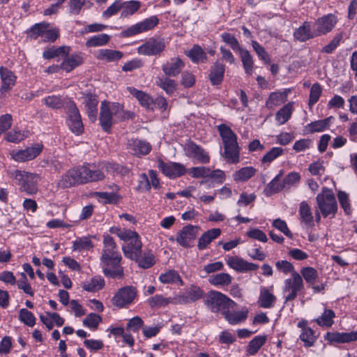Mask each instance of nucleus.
<instances>
[{
  "instance_id": "obj_1",
  "label": "nucleus",
  "mask_w": 357,
  "mask_h": 357,
  "mask_svg": "<svg viewBox=\"0 0 357 357\" xmlns=\"http://www.w3.org/2000/svg\"><path fill=\"white\" fill-rule=\"evenodd\" d=\"M121 166L116 163L101 162L96 164H85L77 168L70 169L57 182L61 188H69L76 184L102 181L105 178L103 171L110 174L120 173Z\"/></svg>"
},
{
  "instance_id": "obj_2",
  "label": "nucleus",
  "mask_w": 357,
  "mask_h": 357,
  "mask_svg": "<svg viewBox=\"0 0 357 357\" xmlns=\"http://www.w3.org/2000/svg\"><path fill=\"white\" fill-rule=\"evenodd\" d=\"M121 256L117 250L114 238L108 234L103 236V249L100 257V266L105 276L121 278L123 268L120 265Z\"/></svg>"
},
{
  "instance_id": "obj_3",
  "label": "nucleus",
  "mask_w": 357,
  "mask_h": 357,
  "mask_svg": "<svg viewBox=\"0 0 357 357\" xmlns=\"http://www.w3.org/2000/svg\"><path fill=\"white\" fill-rule=\"evenodd\" d=\"M132 112L125 111L123 106L116 102L104 100L100 105V123L102 128L109 132L112 126L119 121L128 119H132Z\"/></svg>"
},
{
  "instance_id": "obj_4",
  "label": "nucleus",
  "mask_w": 357,
  "mask_h": 357,
  "mask_svg": "<svg viewBox=\"0 0 357 357\" xmlns=\"http://www.w3.org/2000/svg\"><path fill=\"white\" fill-rule=\"evenodd\" d=\"M109 231L124 242L122 250L126 257L136 259L139 255H141L142 243L139 235L135 231L112 227L109 229Z\"/></svg>"
},
{
  "instance_id": "obj_5",
  "label": "nucleus",
  "mask_w": 357,
  "mask_h": 357,
  "mask_svg": "<svg viewBox=\"0 0 357 357\" xmlns=\"http://www.w3.org/2000/svg\"><path fill=\"white\" fill-rule=\"evenodd\" d=\"M8 174L20 185V191L28 195H34L38 192L39 176L37 174L20 169L10 170Z\"/></svg>"
},
{
  "instance_id": "obj_6",
  "label": "nucleus",
  "mask_w": 357,
  "mask_h": 357,
  "mask_svg": "<svg viewBox=\"0 0 357 357\" xmlns=\"http://www.w3.org/2000/svg\"><path fill=\"white\" fill-rule=\"evenodd\" d=\"M205 303L213 312H221L222 315L227 309H233L236 305L233 300L217 291H209Z\"/></svg>"
},
{
  "instance_id": "obj_7",
  "label": "nucleus",
  "mask_w": 357,
  "mask_h": 357,
  "mask_svg": "<svg viewBox=\"0 0 357 357\" xmlns=\"http://www.w3.org/2000/svg\"><path fill=\"white\" fill-rule=\"evenodd\" d=\"M317 202L319 210L324 218L335 216L337 205L335 197L331 190L324 188L321 193L317 195Z\"/></svg>"
},
{
  "instance_id": "obj_8",
  "label": "nucleus",
  "mask_w": 357,
  "mask_h": 357,
  "mask_svg": "<svg viewBox=\"0 0 357 357\" xmlns=\"http://www.w3.org/2000/svg\"><path fill=\"white\" fill-rule=\"evenodd\" d=\"M303 289V280L298 273H294L293 277L286 278L282 287V298L284 302L294 301Z\"/></svg>"
},
{
  "instance_id": "obj_9",
  "label": "nucleus",
  "mask_w": 357,
  "mask_h": 357,
  "mask_svg": "<svg viewBox=\"0 0 357 357\" xmlns=\"http://www.w3.org/2000/svg\"><path fill=\"white\" fill-rule=\"evenodd\" d=\"M159 23V19L156 15H152L143 20L122 31V37H131L135 35L152 30Z\"/></svg>"
},
{
  "instance_id": "obj_10",
  "label": "nucleus",
  "mask_w": 357,
  "mask_h": 357,
  "mask_svg": "<svg viewBox=\"0 0 357 357\" xmlns=\"http://www.w3.org/2000/svg\"><path fill=\"white\" fill-rule=\"evenodd\" d=\"M137 294V291L132 286H126L119 289L112 298V304L123 308L132 303Z\"/></svg>"
},
{
  "instance_id": "obj_11",
  "label": "nucleus",
  "mask_w": 357,
  "mask_h": 357,
  "mask_svg": "<svg viewBox=\"0 0 357 357\" xmlns=\"http://www.w3.org/2000/svg\"><path fill=\"white\" fill-rule=\"evenodd\" d=\"M337 22V17L334 14H327L317 18L313 22L318 36L326 35L330 33L335 26Z\"/></svg>"
},
{
  "instance_id": "obj_12",
  "label": "nucleus",
  "mask_w": 357,
  "mask_h": 357,
  "mask_svg": "<svg viewBox=\"0 0 357 357\" xmlns=\"http://www.w3.org/2000/svg\"><path fill=\"white\" fill-rule=\"evenodd\" d=\"M43 145L36 144L23 150H13L10 152L12 159L18 162H23L36 158L42 151Z\"/></svg>"
},
{
  "instance_id": "obj_13",
  "label": "nucleus",
  "mask_w": 357,
  "mask_h": 357,
  "mask_svg": "<svg viewBox=\"0 0 357 357\" xmlns=\"http://www.w3.org/2000/svg\"><path fill=\"white\" fill-rule=\"evenodd\" d=\"M70 130L77 135L83 132L84 126L81 119L79 110L73 102L68 106V119L67 120Z\"/></svg>"
},
{
  "instance_id": "obj_14",
  "label": "nucleus",
  "mask_w": 357,
  "mask_h": 357,
  "mask_svg": "<svg viewBox=\"0 0 357 357\" xmlns=\"http://www.w3.org/2000/svg\"><path fill=\"white\" fill-rule=\"evenodd\" d=\"M197 227L192 225L183 227L176 235V242L183 248H190L197 234Z\"/></svg>"
},
{
  "instance_id": "obj_15",
  "label": "nucleus",
  "mask_w": 357,
  "mask_h": 357,
  "mask_svg": "<svg viewBox=\"0 0 357 357\" xmlns=\"http://www.w3.org/2000/svg\"><path fill=\"white\" fill-rule=\"evenodd\" d=\"M158 167L164 175L171 178L181 176L186 171L184 165L181 163L174 162H165L161 160H158Z\"/></svg>"
},
{
  "instance_id": "obj_16",
  "label": "nucleus",
  "mask_w": 357,
  "mask_h": 357,
  "mask_svg": "<svg viewBox=\"0 0 357 357\" xmlns=\"http://www.w3.org/2000/svg\"><path fill=\"white\" fill-rule=\"evenodd\" d=\"M204 292L198 286L191 285L175 297L173 304H185L194 302L203 296Z\"/></svg>"
},
{
  "instance_id": "obj_17",
  "label": "nucleus",
  "mask_w": 357,
  "mask_h": 357,
  "mask_svg": "<svg viewBox=\"0 0 357 357\" xmlns=\"http://www.w3.org/2000/svg\"><path fill=\"white\" fill-rule=\"evenodd\" d=\"M0 93L2 96H5L15 85L17 76L7 68L1 66L0 67Z\"/></svg>"
},
{
  "instance_id": "obj_18",
  "label": "nucleus",
  "mask_w": 357,
  "mask_h": 357,
  "mask_svg": "<svg viewBox=\"0 0 357 357\" xmlns=\"http://www.w3.org/2000/svg\"><path fill=\"white\" fill-rule=\"evenodd\" d=\"M165 48L163 40L149 39L137 47V52L142 55L153 56L162 52Z\"/></svg>"
},
{
  "instance_id": "obj_19",
  "label": "nucleus",
  "mask_w": 357,
  "mask_h": 357,
  "mask_svg": "<svg viewBox=\"0 0 357 357\" xmlns=\"http://www.w3.org/2000/svg\"><path fill=\"white\" fill-rule=\"evenodd\" d=\"M226 262L229 268L240 273L255 271L259 267L258 265L248 262L238 256H229L226 258Z\"/></svg>"
},
{
  "instance_id": "obj_20",
  "label": "nucleus",
  "mask_w": 357,
  "mask_h": 357,
  "mask_svg": "<svg viewBox=\"0 0 357 357\" xmlns=\"http://www.w3.org/2000/svg\"><path fill=\"white\" fill-rule=\"evenodd\" d=\"M185 154L188 157L192 158L196 162L207 164L210 160V157L201 146L190 142L185 146Z\"/></svg>"
},
{
  "instance_id": "obj_21",
  "label": "nucleus",
  "mask_w": 357,
  "mask_h": 357,
  "mask_svg": "<svg viewBox=\"0 0 357 357\" xmlns=\"http://www.w3.org/2000/svg\"><path fill=\"white\" fill-rule=\"evenodd\" d=\"M273 287H266L261 286L260 287L259 295L257 303L259 307L266 309H270L274 307L277 298L273 292Z\"/></svg>"
},
{
  "instance_id": "obj_22",
  "label": "nucleus",
  "mask_w": 357,
  "mask_h": 357,
  "mask_svg": "<svg viewBox=\"0 0 357 357\" xmlns=\"http://www.w3.org/2000/svg\"><path fill=\"white\" fill-rule=\"evenodd\" d=\"M294 36L296 40L301 42H305L318 37V35L313 26V22H305L301 26L295 30Z\"/></svg>"
},
{
  "instance_id": "obj_23",
  "label": "nucleus",
  "mask_w": 357,
  "mask_h": 357,
  "mask_svg": "<svg viewBox=\"0 0 357 357\" xmlns=\"http://www.w3.org/2000/svg\"><path fill=\"white\" fill-rule=\"evenodd\" d=\"M249 310L246 307H242L239 310L227 309L223 314L225 319L231 325H238L244 322L248 317Z\"/></svg>"
},
{
  "instance_id": "obj_24",
  "label": "nucleus",
  "mask_w": 357,
  "mask_h": 357,
  "mask_svg": "<svg viewBox=\"0 0 357 357\" xmlns=\"http://www.w3.org/2000/svg\"><path fill=\"white\" fill-rule=\"evenodd\" d=\"M322 312L317 318L313 319L319 326L321 328H330L334 324L335 318V312L331 308L328 307L326 304L322 303Z\"/></svg>"
},
{
  "instance_id": "obj_25",
  "label": "nucleus",
  "mask_w": 357,
  "mask_h": 357,
  "mask_svg": "<svg viewBox=\"0 0 357 357\" xmlns=\"http://www.w3.org/2000/svg\"><path fill=\"white\" fill-rule=\"evenodd\" d=\"M184 68L183 61L179 58H172L162 66V70L168 77L177 76Z\"/></svg>"
},
{
  "instance_id": "obj_26",
  "label": "nucleus",
  "mask_w": 357,
  "mask_h": 357,
  "mask_svg": "<svg viewBox=\"0 0 357 357\" xmlns=\"http://www.w3.org/2000/svg\"><path fill=\"white\" fill-rule=\"evenodd\" d=\"M291 90L285 89L280 91H274L270 93L266 101V106L268 109H272L275 106H278L287 100Z\"/></svg>"
},
{
  "instance_id": "obj_27",
  "label": "nucleus",
  "mask_w": 357,
  "mask_h": 357,
  "mask_svg": "<svg viewBox=\"0 0 357 357\" xmlns=\"http://www.w3.org/2000/svg\"><path fill=\"white\" fill-rule=\"evenodd\" d=\"M128 146L132 154L137 155H146L151 149V146L149 142L137 139L128 140Z\"/></svg>"
},
{
  "instance_id": "obj_28",
  "label": "nucleus",
  "mask_w": 357,
  "mask_h": 357,
  "mask_svg": "<svg viewBox=\"0 0 357 357\" xmlns=\"http://www.w3.org/2000/svg\"><path fill=\"white\" fill-rule=\"evenodd\" d=\"M123 56V54L121 51L110 49H100L95 53L97 59L108 63L118 61Z\"/></svg>"
},
{
  "instance_id": "obj_29",
  "label": "nucleus",
  "mask_w": 357,
  "mask_h": 357,
  "mask_svg": "<svg viewBox=\"0 0 357 357\" xmlns=\"http://www.w3.org/2000/svg\"><path fill=\"white\" fill-rule=\"evenodd\" d=\"M126 90L139 101L142 107L153 109V99L149 94L132 86L127 87Z\"/></svg>"
},
{
  "instance_id": "obj_30",
  "label": "nucleus",
  "mask_w": 357,
  "mask_h": 357,
  "mask_svg": "<svg viewBox=\"0 0 357 357\" xmlns=\"http://www.w3.org/2000/svg\"><path fill=\"white\" fill-rule=\"evenodd\" d=\"M326 335L331 342L347 343L357 340V330L349 333H328Z\"/></svg>"
},
{
  "instance_id": "obj_31",
  "label": "nucleus",
  "mask_w": 357,
  "mask_h": 357,
  "mask_svg": "<svg viewBox=\"0 0 357 357\" xmlns=\"http://www.w3.org/2000/svg\"><path fill=\"white\" fill-rule=\"evenodd\" d=\"M64 57L60 65V68L67 73L70 72L74 68L80 66L84 61L83 56L81 54H74L70 56L67 54Z\"/></svg>"
},
{
  "instance_id": "obj_32",
  "label": "nucleus",
  "mask_w": 357,
  "mask_h": 357,
  "mask_svg": "<svg viewBox=\"0 0 357 357\" xmlns=\"http://www.w3.org/2000/svg\"><path fill=\"white\" fill-rule=\"evenodd\" d=\"M333 121L334 117L332 116H328L324 119L315 121L308 123L305 126V130H307V132L310 133L324 132L330 128Z\"/></svg>"
},
{
  "instance_id": "obj_33",
  "label": "nucleus",
  "mask_w": 357,
  "mask_h": 357,
  "mask_svg": "<svg viewBox=\"0 0 357 357\" xmlns=\"http://www.w3.org/2000/svg\"><path fill=\"white\" fill-rule=\"evenodd\" d=\"M298 213L301 222L304 227L308 228L314 226V217L311 208L305 202L300 204Z\"/></svg>"
},
{
  "instance_id": "obj_34",
  "label": "nucleus",
  "mask_w": 357,
  "mask_h": 357,
  "mask_svg": "<svg viewBox=\"0 0 357 357\" xmlns=\"http://www.w3.org/2000/svg\"><path fill=\"white\" fill-rule=\"evenodd\" d=\"M225 70V65L220 63L219 61L215 62L213 65L211 66L208 78L213 85H218L222 82Z\"/></svg>"
},
{
  "instance_id": "obj_35",
  "label": "nucleus",
  "mask_w": 357,
  "mask_h": 357,
  "mask_svg": "<svg viewBox=\"0 0 357 357\" xmlns=\"http://www.w3.org/2000/svg\"><path fill=\"white\" fill-rule=\"evenodd\" d=\"M221 234V230L218 228H214L204 232L199 238L197 247L202 250L207 248L211 242L217 238Z\"/></svg>"
},
{
  "instance_id": "obj_36",
  "label": "nucleus",
  "mask_w": 357,
  "mask_h": 357,
  "mask_svg": "<svg viewBox=\"0 0 357 357\" xmlns=\"http://www.w3.org/2000/svg\"><path fill=\"white\" fill-rule=\"evenodd\" d=\"M218 131L224 146L237 144V137L229 127L221 124L218 126Z\"/></svg>"
},
{
  "instance_id": "obj_37",
  "label": "nucleus",
  "mask_w": 357,
  "mask_h": 357,
  "mask_svg": "<svg viewBox=\"0 0 357 357\" xmlns=\"http://www.w3.org/2000/svg\"><path fill=\"white\" fill-rule=\"evenodd\" d=\"M232 277L226 273H220L209 277L208 282L211 284L217 287L229 286L232 282Z\"/></svg>"
},
{
  "instance_id": "obj_38",
  "label": "nucleus",
  "mask_w": 357,
  "mask_h": 357,
  "mask_svg": "<svg viewBox=\"0 0 357 357\" xmlns=\"http://www.w3.org/2000/svg\"><path fill=\"white\" fill-rule=\"evenodd\" d=\"M267 335H257L251 340L246 348V354L249 356L255 355L266 343Z\"/></svg>"
},
{
  "instance_id": "obj_39",
  "label": "nucleus",
  "mask_w": 357,
  "mask_h": 357,
  "mask_svg": "<svg viewBox=\"0 0 357 357\" xmlns=\"http://www.w3.org/2000/svg\"><path fill=\"white\" fill-rule=\"evenodd\" d=\"M257 170L253 167H245L233 174V178L236 182H245L255 175Z\"/></svg>"
},
{
  "instance_id": "obj_40",
  "label": "nucleus",
  "mask_w": 357,
  "mask_h": 357,
  "mask_svg": "<svg viewBox=\"0 0 357 357\" xmlns=\"http://www.w3.org/2000/svg\"><path fill=\"white\" fill-rule=\"evenodd\" d=\"M292 102H288L280 109L275 114V121L278 125L284 124L291 116L293 112Z\"/></svg>"
},
{
  "instance_id": "obj_41",
  "label": "nucleus",
  "mask_w": 357,
  "mask_h": 357,
  "mask_svg": "<svg viewBox=\"0 0 357 357\" xmlns=\"http://www.w3.org/2000/svg\"><path fill=\"white\" fill-rule=\"evenodd\" d=\"M225 157L227 162L232 164H236L239 162L240 151L237 144L224 146Z\"/></svg>"
},
{
  "instance_id": "obj_42",
  "label": "nucleus",
  "mask_w": 357,
  "mask_h": 357,
  "mask_svg": "<svg viewBox=\"0 0 357 357\" xmlns=\"http://www.w3.org/2000/svg\"><path fill=\"white\" fill-rule=\"evenodd\" d=\"M158 279L162 284H183L182 279L177 271L174 270H168L165 273H161Z\"/></svg>"
},
{
  "instance_id": "obj_43",
  "label": "nucleus",
  "mask_w": 357,
  "mask_h": 357,
  "mask_svg": "<svg viewBox=\"0 0 357 357\" xmlns=\"http://www.w3.org/2000/svg\"><path fill=\"white\" fill-rule=\"evenodd\" d=\"M141 3L138 1H121V16L128 17L135 13L140 8Z\"/></svg>"
},
{
  "instance_id": "obj_44",
  "label": "nucleus",
  "mask_w": 357,
  "mask_h": 357,
  "mask_svg": "<svg viewBox=\"0 0 357 357\" xmlns=\"http://www.w3.org/2000/svg\"><path fill=\"white\" fill-rule=\"evenodd\" d=\"M105 286V280L100 276H95L82 284V288L87 291L95 292Z\"/></svg>"
},
{
  "instance_id": "obj_45",
  "label": "nucleus",
  "mask_w": 357,
  "mask_h": 357,
  "mask_svg": "<svg viewBox=\"0 0 357 357\" xmlns=\"http://www.w3.org/2000/svg\"><path fill=\"white\" fill-rule=\"evenodd\" d=\"M70 48L66 46L59 47H52L43 52V56L45 59H50L54 57H63L68 54Z\"/></svg>"
},
{
  "instance_id": "obj_46",
  "label": "nucleus",
  "mask_w": 357,
  "mask_h": 357,
  "mask_svg": "<svg viewBox=\"0 0 357 357\" xmlns=\"http://www.w3.org/2000/svg\"><path fill=\"white\" fill-rule=\"evenodd\" d=\"M241 61L245 70V73L248 75H251L253 71V59L250 52L245 49H241L238 52Z\"/></svg>"
},
{
  "instance_id": "obj_47",
  "label": "nucleus",
  "mask_w": 357,
  "mask_h": 357,
  "mask_svg": "<svg viewBox=\"0 0 357 357\" xmlns=\"http://www.w3.org/2000/svg\"><path fill=\"white\" fill-rule=\"evenodd\" d=\"M156 84L169 95L172 94L176 89V82L167 77H156Z\"/></svg>"
},
{
  "instance_id": "obj_48",
  "label": "nucleus",
  "mask_w": 357,
  "mask_h": 357,
  "mask_svg": "<svg viewBox=\"0 0 357 357\" xmlns=\"http://www.w3.org/2000/svg\"><path fill=\"white\" fill-rule=\"evenodd\" d=\"M93 195L102 204H116L119 200V196L114 192H95Z\"/></svg>"
},
{
  "instance_id": "obj_49",
  "label": "nucleus",
  "mask_w": 357,
  "mask_h": 357,
  "mask_svg": "<svg viewBox=\"0 0 357 357\" xmlns=\"http://www.w3.org/2000/svg\"><path fill=\"white\" fill-rule=\"evenodd\" d=\"M110 40V36L106 33H100L91 36L86 42L88 47H95L105 45Z\"/></svg>"
},
{
  "instance_id": "obj_50",
  "label": "nucleus",
  "mask_w": 357,
  "mask_h": 357,
  "mask_svg": "<svg viewBox=\"0 0 357 357\" xmlns=\"http://www.w3.org/2000/svg\"><path fill=\"white\" fill-rule=\"evenodd\" d=\"M42 102L50 108L60 109L64 105L65 100L61 96L52 95L44 98Z\"/></svg>"
},
{
  "instance_id": "obj_51",
  "label": "nucleus",
  "mask_w": 357,
  "mask_h": 357,
  "mask_svg": "<svg viewBox=\"0 0 357 357\" xmlns=\"http://www.w3.org/2000/svg\"><path fill=\"white\" fill-rule=\"evenodd\" d=\"M131 259L135 260L139 266L143 268H150L155 264L154 256L151 252H144L142 256L139 255L137 258Z\"/></svg>"
},
{
  "instance_id": "obj_52",
  "label": "nucleus",
  "mask_w": 357,
  "mask_h": 357,
  "mask_svg": "<svg viewBox=\"0 0 357 357\" xmlns=\"http://www.w3.org/2000/svg\"><path fill=\"white\" fill-rule=\"evenodd\" d=\"M188 56L195 63L204 62L206 59V54L199 45H194L188 52Z\"/></svg>"
},
{
  "instance_id": "obj_53",
  "label": "nucleus",
  "mask_w": 357,
  "mask_h": 357,
  "mask_svg": "<svg viewBox=\"0 0 357 357\" xmlns=\"http://www.w3.org/2000/svg\"><path fill=\"white\" fill-rule=\"evenodd\" d=\"M301 277L303 278L307 283L310 285L314 284L317 278L318 273L316 269L312 267H304L301 271Z\"/></svg>"
},
{
  "instance_id": "obj_54",
  "label": "nucleus",
  "mask_w": 357,
  "mask_h": 357,
  "mask_svg": "<svg viewBox=\"0 0 357 357\" xmlns=\"http://www.w3.org/2000/svg\"><path fill=\"white\" fill-rule=\"evenodd\" d=\"M93 248V243L89 237L83 236L76 239L73 242V250L84 251L89 250Z\"/></svg>"
},
{
  "instance_id": "obj_55",
  "label": "nucleus",
  "mask_w": 357,
  "mask_h": 357,
  "mask_svg": "<svg viewBox=\"0 0 357 357\" xmlns=\"http://www.w3.org/2000/svg\"><path fill=\"white\" fill-rule=\"evenodd\" d=\"M18 318L22 323L29 327H33L36 324V317L33 314L25 308L20 310Z\"/></svg>"
},
{
  "instance_id": "obj_56",
  "label": "nucleus",
  "mask_w": 357,
  "mask_h": 357,
  "mask_svg": "<svg viewBox=\"0 0 357 357\" xmlns=\"http://www.w3.org/2000/svg\"><path fill=\"white\" fill-rule=\"evenodd\" d=\"M284 153V149L281 147H273L268 152H267L261 158L262 163L270 164L276 158H279Z\"/></svg>"
},
{
  "instance_id": "obj_57",
  "label": "nucleus",
  "mask_w": 357,
  "mask_h": 357,
  "mask_svg": "<svg viewBox=\"0 0 357 357\" xmlns=\"http://www.w3.org/2000/svg\"><path fill=\"white\" fill-rule=\"evenodd\" d=\"M98 100L95 97H87L86 98L85 107L89 118L94 120L97 114Z\"/></svg>"
},
{
  "instance_id": "obj_58",
  "label": "nucleus",
  "mask_w": 357,
  "mask_h": 357,
  "mask_svg": "<svg viewBox=\"0 0 357 357\" xmlns=\"http://www.w3.org/2000/svg\"><path fill=\"white\" fill-rule=\"evenodd\" d=\"M275 267L278 271L284 275L290 274V277H293L294 273H298L293 264L287 260L278 261L275 263Z\"/></svg>"
},
{
  "instance_id": "obj_59",
  "label": "nucleus",
  "mask_w": 357,
  "mask_h": 357,
  "mask_svg": "<svg viewBox=\"0 0 357 357\" xmlns=\"http://www.w3.org/2000/svg\"><path fill=\"white\" fill-rule=\"evenodd\" d=\"M300 339L304 343L305 347H310L313 345L317 337L312 328H305L304 331H301Z\"/></svg>"
},
{
  "instance_id": "obj_60",
  "label": "nucleus",
  "mask_w": 357,
  "mask_h": 357,
  "mask_svg": "<svg viewBox=\"0 0 357 357\" xmlns=\"http://www.w3.org/2000/svg\"><path fill=\"white\" fill-rule=\"evenodd\" d=\"M101 321L102 318L100 315L95 313H90L83 320V325L91 330H95Z\"/></svg>"
},
{
  "instance_id": "obj_61",
  "label": "nucleus",
  "mask_w": 357,
  "mask_h": 357,
  "mask_svg": "<svg viewBox=\"0 0 357 357\" xmlns=\"http://www.w3.org/2000/svg\"><path fill=\"white\" fill-rule=\"evenodd\" d=\"M21 278L17 280L16 284L20 289H22L26 294L33 296L34 291L27 280L25 273L20 274Z\"/></svg>"
},
{
  "instance_id": "obj_62",
  "label": "nucleus",
  "mask_w": 357,
  "mask_h": 357,
  "mask_svg": "<svg viewBox=\"0 0 357 357\" xmlns=\"http://www.w3.org/2000/svg\"><path fill=\"white\" fill-rule=\"evenodd\" d=\"M174 301L175 298H165L162 295H155L149 299V303L151 307H162L173 303L172 301Z\"/></svg>"
},
{
  "instance_id": "obj_63",
  "label": "nucleus",
  "mask_w": 357,
  "mask_h": 357,
  "mask_svg": "<svg viewBox=\"0 0 357 357\" xmlns=\"http://www.w3.org/2000/svg\"><path fill=\"white\" fill-rule=\"evenodd\" d=\"M301 181V175L299 173L296 172H292L289 173L284 178H283V186L285 188L289 189L296 185H297Z\"/></svg>"
},
{
  "instance_id": "obj_64",
  "label": "nucleus",
  "mask_w": 357,
  "mask_h": 357,
  "mask_svg": "<svg viewBox=\"0 0 357 357\" xmlns=\"http://www.w3.org/2000/svg\"><path fill=\"white\" fill-rule=\"evenodd\" d=\"M283 189H285V187L283 186V181L281 182L280 180L273 178L266 187L265 191L267 195H270L277 193Z\"/></svg>"
}]
</instances>
